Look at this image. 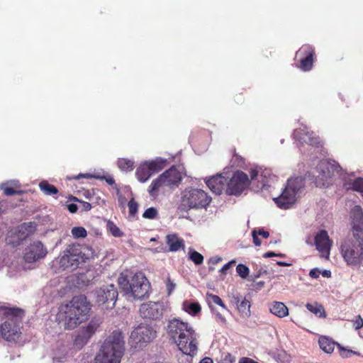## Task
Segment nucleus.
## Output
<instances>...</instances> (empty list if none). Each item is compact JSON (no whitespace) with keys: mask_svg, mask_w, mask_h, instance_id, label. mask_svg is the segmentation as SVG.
<instances>
[{"mask_svg":"<svg viewBox=\"0 0 363 363\" xmlns=\"http://www.w3.org/2000/svg\"><path fill=\"white\" fill-rule=\"evenodd\" d=\"M84 261V254L78 244L69 245L60 258L59 264L64 269H76Z\"/></svg>","mask_w":363,"mask_h":363,"instance_id":"6e6552de","label":"nucleus"},{"mask_svg":"<svg viewBox=\"0 0 363 363\" xmlns=\"http://www.w3.org/2000/svg\"><path fill=\"white\" fill-rule=\"evenodd\" d=\"M276 257H284V255L281 254V253H279V254H277Z\"/></svg>","mask_w":363,"mask_h":363,"instance_id":"774afa93","label":"nucleus"},{"mask_svg":"<svg viewBox=\"0 0 363 363\" xmlns=\"http://www.w3.org/2000/svg\"><path fill=\"white\" fill-rule=\"evenodd\" d=\"M79 203V208H80L83 211H88L91 208V205L86 201H80L77 199H75Z\"/></svg>","mask_w":363,"mask_h":363,"instance_id":"09e8293b","label":"nucleus"},{"mask_svg":"<svg viewBox=\"0 0 363 363\" xmlns=\"http://www.w3.org/2000/svg\"><path fill=\"white\" fill-rule=\"evenodd\" d=\"M36 225L35 223H23L19 225L15 230V234L18 240L23 241L35 231Z\"/></svg>","mask_w":363,"mask_h":363,"instance_id":"b1692460","label":"nucleus"},{"mask_svg":"<svg viewBox=\"0 0 363 363\" xmlns=\"http://www.w3.org/2000/svg\"><path fill=\"white\" fill-rule=\"evenodd\" d=\"M175 284L171 281L169 278H168L167 281V289L168 291V294H170L172 291L174 289Z\"/></svg>","mask_w":363,"mask_h":363,"instance_id":"864d4df0","label":"nucleus"},{"mask_svg":"<svg viewBox=\"0 0 363 363\" xmlns=\"http://www.w3.org/2000/svg\"><path fill=\"white\" fill-rule=\"evenodd\" d=\"M211 201V197L203 190L199 189H185L178 207L180 211L187 212L190 209L206 208Z\"/></svg>","mask_w":363,"mask_h":363,"instance_id":"423d86ee","label":"nucleus"},{"mask_svg":"<svg viewBox=\"0 0 363 363\" xmlns=\"http://www.w3.org/2000/svg\"><path fill=\"white\" fill-rule=\"evenodd\" d=\"M122 333L114 330L104 341L95 358V363H120L124 354Z\"/></svg>","mask_w":363,"mask_h":363,"instance_id":"7ed1b4c3","label":"nucleus"},{"mask_svg":"<svg viewBox=\"0 0 363 363\" xmlns=\"http://www.w3.org/2000/svg\"><path fill=\"white\" fill-rule=\"evenodd\" d=\"M235 260H231L229 262L226 263L223 266V267L220 269V272L221 274H225L227 271L234 264H235Z\"/></svg>","mask_w":363,"mask_h":363,"instance_id":"8fccbe9b","label":"nucleus"},{"mask_svg":"<svg viewBox=\"0 0 363 363\" xmlns=\"http://www.w3.org/2000/svg\"><path fill=\"white\" fill-rule=\"evenodd\" d=\"M340 252L347 265L357 266L363 262V246L354 243L352 240H344Z\"/></svg>","mask_w":363,"mask_h":363,"instance_id":"1a4fd4ad","label":"nucleus"},{"mask_svg":"<svg viewBox=\"0 0 363 363\" xmlns=\"http://www.w3.org/2000/svg\"><path fill=\"white\" fill-rule=\"evenodd\" d=\"M348 189H351L359 192H363V178L359 177L354 179L351 184V186Z\"/></svg>","mask_w":363,"mask_h":363,"instance_id":"79ce46f5","label":"nucleus"},{"mask_svg":"<svg viewBox=\"0 0 363 363\" xmlns=\"http://www.w3.org/2000/svg\"><path fill=\"white\" fill-rule=\"evenodd\" d=\"M117 165L121 170L129 172L133 169L134 162L126 158H120L117 161Z\"/></svg>","mask_w":363,"mask_h":363,"instance_id":"f704fd0d","label":"nucleus"},{"mask_svg":"<svg viewBox=\"0 0 363 363\" xmlns=\"http://www.w3.org/2000/svg\"><path fill=\"white\" fill-rule=\"evenodd\" d=\"M167 244L169 247V251L177 252L180 248L184 247V242L182 239L178 238L176 234H170L166 236Z\"/></svg>","mask_w":363,"mask_h":363,"instance_id":"a878e982","label":"nucleus"},{"mask_svg":"<svg viewBox=\"0 0 363 363\" xmlns=\"http://www.w3.org/2000/svg\"><path fill=\"white\" fill-rule=\"evenodd\" d=\"M353 326L355 330H359L363 328V318L360 315L355 317V319L352 320Z\"/></svg>","mask_w":363,"mask_h":363,"instance_id":"49530a36","label":"nucleus"},{"mask_svg":"<svg viewBox=\"0 0 363 363\" xmlns=\"http://www.w3.org/2000/svg\"><path fill=\"white\" fill-rule=\"evenodd\" d=\"M184 310L191 315H196L201 311V307L198 302L185 301L183 303Z\"/></svg>","mask_w":363,"mask_h":363,"instance_id":"2f4dec72","label":"nucleus"},{"mask_svg":"<svg viewBox=\"0 0 363 363\" xmlns=\"http://www.w3.org/2000/svg\"><path fill=\"white\" fill-rule=\"evenodd\" d=\"M199 363H213V361L211 357H206L203 358Z\"/></svg>","mask_w":363,"mask_h":363,"instance_id":"052dcab7","label":"nucleus"},{"mask_svg":"<svg viewBox=\"0 0 363 363\" xmlns=\"http://www.w3.org/2000/svg\"><path fill=\"white\" fill-rule=\"evenodd\" d=\"M162 177L166 186L170 188L178 186L182 179L181 172L175 167L166 170L162 174Z\"/></svg>","mask_w":363,"mask_h":363,"instance_id":"6ab92c4d","label":"nucleus"},{"mask_svg":"<svg viewBox=\"0 0 363 363\" xmlns=\"http://www.w3.org/2000/svg\"><path fill=\"white\" fill-rule=\"evenodd\" d=\"M224 361L225 363H234L235 362V358L231 354L228 353L224 357Z\"/></svg>","mask_w":363,"mask_h":363,"instance_id":"5fc2aeb1","label":"nucleus"},{"mask_svg":"<svg viewBox=\"0 0 363 363\" xmlns=\"http://www.w3.org/2000/svg\"><path fill=\"white\" fill-rule=\"evenodd\" d=\"M236 272L238 275L242 279H245L249 275V268L243 264H239L236 267Z\"/></svg>","mask_w":363,"mask_h":363,"instance_id":"37998d69","label":"nucleus"},{"mask_svg":"<svg viewBox=\"0 0 363 363\" xmlns=\"http://www.w3.org/2000/svg\"><path fill=\"white\" fill-rule=\"evenodd\" d=\"M47 254V248L40 241L36 240L33 241L26 247L23 259L27 263H34L45 258Z\"/></svg>","mask_w":363,"mask_h":363,"instance_id":"2eb2a0df","label":"nucleus"},{"mask_svg":"<svg viewBox=\"0 0 363 363\" xmlns=\"http://www.w3.org/2000/svg\"><path fill=\"white\" fill-rule=\"evenodd\" d=\"M250 180L248 175L242 172H235L231 179H227V186L225 192L228 195H240L241 193L249 186Z\"/></svg>","mask_w":363,"mask_h":363,"instance_id":"f8f14e48","label":"nucleus"},{"mask_svg":"<svg viewBox=\"0 0 363 363\" xmlns=\"http://www.w3.org/2000/svg\"><path fill=\"white\" fill-rule=\"evenodd\" d=\"M157 211L153 207L148 208L145 211L143 214V217L147 219H154L157 216Z\"/></svg>","mask_w":363,"mask_h":363,"instance_id":"a18cd8bd","label":"nucleus"},{"mask_svg":"<svg viewBox=\"0 0 363 363\" xmlns=\"http://www.w3.org/2000/svg\"><path fill=\"white\" fill-rule=\"evenodd\" d=\"M316 169L318 172V175L315 181V185L321 187L329 184L328 179H330L335 173H338L340 167L335 161L323 160L318 164Z\"/></svg>","mask_w":363,"mask_h":363,"instance_id":"9d476101","label":"nucleus"},{"mask_svg":"<svg viewBox=\"0 0 363 363\" xmlns=\"http://www.w3.org/2000/svg\"><path fill=\"white\" fill-rule=\"evenodd\" d=\"M306 307L309 311L315 315H318L319 316H321L323 313H325L323 307L317 303H307Z\"/></svg>","mask_w":363,"mask_h":363,"instance_id":"4c0bfd02","label":"nucleus"},{"mask_svg":"<svg viewBox=\"0 0 363 363\" xmlns=\"http://www.w3.org/2000/svg\"><path fill=\"white\" fill-rule=\"evenodd\" d=\"M167 333L184 354L194 357L198 350L197 335L188 323L178 318L168 322Z\"/></svg>","mask_w":363,"mask_h":363,"instance_id":"f257e3e1","label":"nucleus"},{"mask_svg":"<svg viewBox=\"0 0 363 363\" xmlns=\"http://www.w3.org/2000/svg\"><path fill=\"white\" fill-rule=\"evenodd\" d=\"M253 242L256 246H260L262 244L261 240L258 238V235L262 236L264 238H268L269 237V233L267 231H265L264 229L260 228L258 230H253L252 232Z\"/></svg>","mask_w":363,"mask_h":363,"instance_id":"72a5a7b5","label":"nucleus"},{"mask_svg":"<svg viewBox=\"0 0 363 363\" xmlns=\"http://www.w3.org/2000/svg\"><path fill=\"white\" fill-rule=\"evenodd\" d=\"M279 266H281V267H284V266H288L289 264H287L286 262H281V261H279V262H277V263Z\"/></svg>","mask_w":363,"mask_h":363,"instance_id":"338daca9","label":"nucleus"},{"mask_svg":"<svg viewBox=\"0 0 363 363\" xmlns=\"http://www.w3.org/2000/svg\"><path fill=\"white\" fill-rule=\"evenodd\" d=\"M79 206L75 203H70L67 205V209L72 213H74L77 211Z\"/></svg>","mask_w":363,"mask_h":363,"instance_id":"6e6d98bb","label":"nucleus"},{"mask_svg":"<svg viewBox=\"0 0 363 363\" xmlns=\"http://www.w3.org/2000/svg\"><path fill=\"white\" fill-rule=\"evenodd\" d=\"M227 178L218 174L208 179L206 183L208 187L216 194L220 195L224 189L226 190Z\"/></svg>","mask_w":363,"mask_h":363,"instance_id":"aec40b11","label":"nucleus"},{"mask_svg":"<svg viewBox=\"0 0 363 363\" xmlns=\"http://www.w3.org/2000/svg\"><path fill=\"white\" fill-rule=\"evenodd\" d=\"M322 275L324 277H331V272L329 271V270H324L323 272H322Z\"/></svg>","mask_w":363,"mask_h":363,"instance_id":"0e129e2a","label":"nucleus"},{"mask_svg":"<svg viewBox=\"0 0 363 363\" xmlns=\"http://www.w3.org/2000/svg\"><path fill=\"white\" fill-rule=\"evenodd\" d=\"M235 101L238 104H242L243 102L242 93H238L235 95Z\"/></svg>","mask_w":363,"mask_h":363,"instance_id":"13d9d810","label":"nucleus"},{"mask_svg":"<svg viewBox=\"0 0 363 363\" xmlns=\"http://www.w3.org/2000/svg\"><path fill=\"white\" fill-rule=\"evenodd\" d=\"M304 186V181L301 177L288 179L286 187L281 194L274 199L278 207L282 209H289L296 201V196Z\"/></svg>","mask_w":363,"mask_h":363,"instance_id":"0eeeda50","label":"nucleus"},{"mask_svg":"<svg viewBox=\"0 0 363 363\" xmlns=\"http://www.w3.org/2000/svg\"><path fill=\"white\" fill-rule=\"evenodd\" d=\"M339 354L342 358H349L352 355H359V353L352 350H349L342 347L340 344H337Z\"/></svg>","mask_w":363,"mask_h":363,"instance_id":"ea45409f","label":"nucleus"},{"mask_svg":"<svg viewBox=\"0 0 363 363\" xmlns=\"http://www.w3.org/2000/svg\"><path fill=\"white\" fill-rule=\"evenodd\" d=\"M296 57L300 58L297 67L303 72H308L313 68L315 60V48L309 44H304L296 52Z\"/></svg>","mask_w":363,"mask_h":363,"instance_id":"4468645a","label":"nucleus"},{"mask_svg":"<svg viewBox=\"0 0 363 363\" xmlns=\"http://www.w3.org/2000/svg\"><path fill=\"white\" fill-rule=\"evenodd\" d=\"M222 260V258L218 256L212 257L209 259L208 263L212 265H216L218 264L220 261Z\"/></svg>","mask_w":363,"mask_h":363,"instance_id":"603ef678","label":"nucleus"},{"mask_svg":"<svg viewBox=\"0 0 363 363\" xmlns=\"http://www.w3.org/2000/svg\"><path fill=\"white\" fill-rule=\"evenodd\" d=\"M156 337V330L147 324L141 323L138 325L131 333L130 339L135 343L150 342Z\"/></svg>","mask_w":363,"mask_h":363,"instance_id":"dca6fc26","label":"nucleus"},{"mask_svg":"<svg viewBox=\"0 0 363 363\" xmlns=\"http://www.w3.org/2000/svg\"><path fill=\"white\" fill-rule=\"evenodd\" d=\"M207 300L208 302L209 307L211 308V311H214V308L212 306V303H215L219 306H220L224 310L228 311V309L223 300L220 298V296L215 294H208L207 295Z\"/></svg>","mask_w":363,"mask_h":363,"instance_id":"473e14b6","label":"nucleus"},{"mask_svg":"<svg viewBox=\"0 0 363 363\" xmlns=\"http://www.w3.org/2000/svg\"><path fill=\"white\" fill-rule=\"evenodd\" d=\"M96 301L99 305H105L106 309L113 308L118 298V291L113 284L103 286L96 290Z\"/></svg>","mask_w":363,"mask_h":363,"instance_id":"ddd939ff","label":"nucleus"},{"mask_svg":"<svg viewBox=\"0 0 363 363\" xmlns=\"http://www.w3.org/2000/svg\"><path fill=\"white\" fill-rule=\"evenodd\" d=\"M294 137L302 144L306 143L311 146H318L320 143L319 138L315 137L313 132L305 130H296L294 132Z\"/></svg>","mask_w":363,"mask_h":363,"instance_id":"412c9836","label":"nucleus"},{"mask_svg":"<svg viewBox=\"0 0 363 363\" xmlns=\"http://www.w3.org/2000/svg\"><path fill=\"white\" fill-rule=\"evenodd\" d=\"M315 247L320 253V256L329 259L330 252L333 246V240L330 238L325 230H320L314 238Z\"/></svg>","mask_w":363,"mask_h":363,"instance_id":"a211bd4d","label":"nucleus"},{"mask_svg":"<svg viewBox=\"0 0 363 363\" xmlns=\"http://www.w3.org/2000/svg\"><path fill=\"white\" fill-rule=\"evenodd\" d=\"M320 274V271L318 268L311 269L309 272V276L313 279H317Z\"/></svg>","mask_w":363,"mask_h":363,"instance_id":"3c124183","label":"nucleus"},{"mask_svg":"<svg viewBox=\"0 0 363 363\" xmlns=\"http://www.w3.org/2000/svg\"><path fill=\"white\" fill-rule=\"evenodd\" d=\"M236 304L237 310L242 318H249L251 315V303L246 298H242L239 295H233V300Z\"/></svg>","mask_w":363,"mask_h":363,"instance_id":"4be33fe9","label":"nucleus"},{"mask_svg":"<svg viewBox=\"0 0 363 363\" xmlns=\"http://www.w3.org/2000/svg\"><path fill=\"white\" fill-rule=\"evenodd\" d=\"M39 188L47 196L56 195L58 189L53 184H50L48 181L43 180L40 182Z\"/></svg>","mask_w":363,"mask_h":363,"instance_id":"7c9ffc66","label":"nucleus"},{"mask_svg":"<svg viewBox=\"0 0 363 363\" xmlns=\"http://www.w3.org/2000/svg\"><path fill=\"white\" fill-rule=\"evenodd\" d=\"M167 186L165 182L164 181L162 174H160L157 179H154L149 186L148 192L150 195L155 198L158 195V191L161 187Z\"/></svg>","mask_w":363,"mask_h":363,"instance_id":"cd10ccee","label":"nucleus"},{"mask_svg":"<svg viewBox=\"0 0 363 363\" xmlns=\"http://www.w3.org/2000/svg\"><path fill=\"white\" fill-rule=\"evenodd\" d=\"M257 172L255 169H252L251 172H250V177H251V179H256L257 176Z\"/></svg>","mask_w":363,"mask_h":363,"instance_id":"69168bd1","label":"nucleus"},{"mask_svg":"<svg viewBox=\"0 0 363 363\" xmlns=\"http://www.w3.org/2000/svg\"><path fill=\"white\" fill-rule=\"evenodd\" d=\"M164 306L160 302L148 301L140 305L139 313L145 319L157 320L162 316Z\"/></svg>","mask_w":363,"mask_h":363,"instance_id":"f3484780","label":"nucleus"},{"mask_svg":"<svg viewBox=\"0 0 363 363\" xmlns=\"http://www.w3.org/2000/svg\"><path fill=\"white\" fill-rule=\"evenodd\" d=\"M71 233L74 238H84L87 235V232L83 227H74Z\"/></svg>","mask_w":363,"mask_h":363,"instance_id":"a19ab883","label":"nucleus"},{"mask_svg":"<svg viewBox=\"0 0 363 363\" xmlns=\"http://www.w3.org/2000/svg\"><path fill=\"white\" fill-rule=\"evenodd\" d=\"M0 315L5 319L0 327V336L7 341L14 340L18 334L24 311L18 308L0 307Z\"/></svg>","mask_w":363,"mask_h":363,"instance_id":"20e7f679","label":"nucleus"},{"mask_svg":"<svg viewBox=\"0 0 363 363\" xmlns=\"http://www.w3.org/2000/svg\"><path fill=\"white\" fill-rule=\"evenodd\" d=\"M352 238L345 240H352L354 243L363 246V225H352Z\"/></svg>","mask_w":363,"mask_h":363,"instance_id":"c85d7f7f","label":"nucleus"},{"mask_svg":"<svg viewBox=\"0 0 363 363\" xmlns=\"http://www.w3.org/2000/svg\"><path fill=\"white\" fill-rule=\"evenodd\" d=\"M269 311L273 315L279 318H284L289 315L288 307L284 303L279 301L273 302L269 307Z\"/></svg>","mask_w":363,"mask_h":363,"instance_id":"393cba45","label":"nucleus"},{"mask_svg":"<svg viewBox=\"0 0 363 363\" xmlns=\"http://www.w3.org/2000/svg\"><path fill=\"white\" fill-rule=\"evenodd\" d=\"M166 160L157 158L155 160L147 161L140 164L135 175L142 183L147 182L152 175L160 172L166 166Z\"/></svg>","mask_w":363,"mask_h":363,"instance_id":"9b49d317","label":"nucleus"},{"mask_svg":"<svg viewBox=\"0 0 363 363\" xmlns=\"http://www.w3.org/2000/svg\"><path fill=\"white\" fill-rule=\"evenodd\" d=\"M239 363H257V362L249 357H242L240 359Z\"/></svg>","mask_w":363,"mask_h":363,"instance_id":"4d7b16f0","label":"nucleus"},{"mask_svg":"<svg viewBox=\"0 0 363 363\" xmlns=\"http://www.w3.org/2000/svg\"><path fill=\"white\" fill-rule=\"evenodd\" d=\"M211 311L216 315V320L218 322H219L223 325L227 324V320L223 315H222L220 312H218V311H216L215 309H214V311Z\"/></svg>","mask_w":363,"mask_h":363,"instance_id":"de8ad7c7","label":"nucleus"},{"mask_svg":"<svg viewBox=\"0 0 363 363\" xmlns=\"http://www.w3.org/2000/svg\"><path fill=\"white\" fill-rule=\"evenodd\" d=\"M118 284L125 294L130 295L135 299H142L147 296L150 289L148 280L141 272L135 274L130 280L121 274L118 279Z\"/></svg>","mask_w":363,"mask_h":363,"instance_id":"39448f33","label":"nucleus"},{"mask_svg":"<svg viewBox=\"0 0 363 363\" xmlns=\"http://www.w3.org/2000/svg\"><path fill=\"white\" fill-rule=\"evenodd\" d=\"M82 177H83V178H87V179H89V178H91V174H79L78 176H77V177H75V179H79L82 178Z\"/></svg>","mask_w":363,"mask_h":363,"instance_id":"e2e57ef3","label":"nucleus"},{"mask_svg":"<svg viewBox=\"0 0 363 363\" xmlns=\"http://www.w3.org/2000/svg\"><path fill=\"white\" fill-rule=\"evenodd\" d=\"M0 190L3 191L5 196L21 195L24 193L21 189V184L18 181L11 180L0 184Z\"/></svg>","mask_w":363,"mask_h":363,"instance_id":"5701e85b","label":"nucleus"},{"mask_svg":"<svg viewBox=\"0 0 363 363\" xmlns=\"http://www.w3.org/2000/svg\"><path fill=\"white\" fill-rule=\"evenodd\" d=\"M90 309L85 296H75L69 303L60 306L57 318L63 323L65 329L72 330L86 319Z\"/></svg>","mask_w":363,"mask_h":363,"instance_id":"f03ea898","label":"nucleus"},{"mask_svg":"<svg viewBox=\"0 0 363 363\" xmlns=\"http://www.w3.org/2000/svg\"><path fill=\"white\" fill-rule=\"evenodd\" d=\"M106 229L115 238H121L124 235L120 228L111 220L107 222Z\"/></svg>","mask_w":363,"mask_h":363,"instance_id":"c9c22d12","label":"nucleus"},{"mask_svg":"<svg viewBox=\"0 0 363 363\" xmlns=\"http://www.w3.org/2000/svg\"><path fill=\"white\" fill-rule=\"evenodd\" d=\"M276 255H277V254L274 252H267L264 254L263 257L268 258V257H276Z\"/></svg>","mask_w":363,"mask_h":363,"instance_id":"680f3d73","label":"nucleus"},{"mask_svg":"<svg viewBox=\"0 0 363 363\" xmlns=\"http://www.w3.org/2000/svg\"><path fill=\"white\" fill-rule=\"evenodd\" d=\"M100 323L96 320H91L89 324L84 328V334L90 337L95 332L97 328L99 327Z\"/></svg>","mask_w":363,"mask_h":363,"instance_id":"e433bc0d","label":"nucleus"},{"mask_svg":"<svg viewBox=\"0 0 363 363\" xmlns=\"http://www.w3.org/2000/svg\"><path fill=\"white\" fill-rule=\"evenodd\" d=\"M320 348L326 353H332L334 351L335 346L337 343L335 342L332 339L322 336L318 340Z\"/></svg>","mask_w":363,"mask_h":363,"instance_id":"bb28decb","label":"nucleus"},{"mask_svg":"<svg viewBox=\"0 0 363 363\" xmlns=\"http://www.w3.org/2000/svg\"><path fill=\"white\" fill-rule=\"evenodd\" d=\"M129 214L132 217H135L138 213V204L133 198L128 202Z\"/></svg>","mask_w":363,"mask_h":363,"instance_id":"c03bdc74","label":"nucleus"},{"mask_svg":"<svg viewBox=\"0 0 363 363\" xmlns=\"http://www.w3.org/2000/svg\"><path fill=\"white\" fill-rule=\"evenodd\" d=\"M104 179L106 180V182L109 184V185H113L115 184V180L114 179L111 177V176H108V177H104Z\"/></svg>","mask_w":363,"mask_h":363,"instance_id":"bf43d9fd","label":"nucleus"},{"mask_svg":"<svg viewBox=\"0 0 363 363\" xmlns=\"http://www.w3.org/2000/svg\"><path fill=\"white\" fill-rule=\"evenodd\" d=\"M352 225H363V210L359 205L354 206L351 210Z\"/></svg>","mask_w":363,"mask_h":363,"instance_id":"c756f323","label":"nucleus"},{"mask_svg":"<svg viewBox=\"0 0 363 363\" xmlns=\"http://www.w3.org/2000/svg\"><path fill=\"white\" fill-rule=\"evenodd\" d=\"M189 259L196 265L201 264L203 262V255L196 250H191L189 252Z\"/></svg>","mask_w":363,"mask_h":363,"instance_id":"58836bf2","label":"nucleus"}]
</instances>
